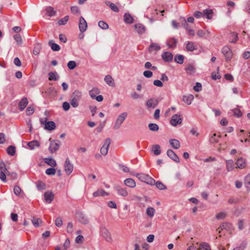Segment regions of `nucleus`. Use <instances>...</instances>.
<instances>
[{"mask_svg":"<svg viewBox=\"0 0 250 250\" xmlns=\"http://www.w3.org/2000/svg\"><path fill=\"white\" fill-rule=\"evenodd\" d=\"M136 177L140 181L150 185L155 184L154 180L145 173H136Z\"/></svg>","mask_w":250,"mask_h":250,"instance_id":"nucleus-1","label":"nucleus"},{"mask_svg":"<svg viewBox=\"0 0 250 250\" xmlns=\"http://www.w3.org/2000/svg\"><path fill=\"white\" fill-rule=\"evenodd\" d=\"M128 114L127 112H124L120 113L115 122L113 128L115 129H118L120 128L126 119Z\"/></svg>","mask_w":250,"mask_h":250,"instance_id":"nucleus-2","label":"nucleus"},{"mask_svg":"<svg viewBox=\"0 0 250 250\" xmlns=\"http://www.w3.org/2000/svg\"><path fill=\"white\" fill-rule=\"evenodd\" d=\"M46 118L44 120L40 119V123L42 125H44V128L47 130H53L56 128V125L54 122L47 121Z\"/></svg>","mask_w":250,"mask_h":250,"instance_id":"nucleus-3","label":"nucleus"},{"mask_svg":"<svg viewBox=\"0 0 250 250\" xmlns=\"http://www.w3.org/2000/svg\"><path fill=\"white\" fill-rule=\"evenodd\" d=\"M50 145L49 146V150L50 153H53L57 151L61 145V142L59 140H51V139H49Z\"/></svg>","mask_w":250,"mask_h":250,"instance_id":"nucleus-4","label":"nucleus"},{"mask_svg":"<svg viewBox=\"0 0 250 250\" xmlns=\"http://www.w3.org/2000/svg\"><path fill=\"white\" fill-rule=\"evenodd\" d=\"M222 53L225 57L226 61H229L232 59L233 53L232 50L228 46H225L223 47Z\"/></svg>","mask_w":250,"mask_h":250,"instance_id":"nucleus-5","label":"nucleus"},{"mask_svg":"<svg viewBox=\"0 0 250 250\" xmlns=\"http://www.w3.org/2000/svg\"><path fill=\"white\" fill-rule=\"evenodd\" d=\"M111 140L109 138H106L101 148V153L104 155L105 156L108 152L109 145L110 144Z\"/></svg>","mask_w":250,"mask_h":250,"instance_id":"nucleus-6","label":"nucleus"},{"mask_svg":"<svg viewBox=\"0 0 250 250\" xmlns=\"http://www.w3.org/2000/svg\"><path fill=\"white\" fill-rule=\"evenodd\" d=\"M183 119L179 114H175L171 117L170 124L172 125L176 126L182 124Z\"/></svg>","mask_w":250,"mask_h":250,"instance_id":"nucleus-7","label":"nucleus"},{"mask_svg":"<svg viewBox=\"0 0 250 250\" xmlns=\"http://www.w3.org/2000/svg\"><path fill=\"white\" fill-rule=\"evenodd\" d=\"M78 221L83 225L88 224L89 220L87 216L83 212H78L76 215Z\"/></svg>","mask_w":250,"mask_h":250,"instance_id":"nucleus-8","label":"nucleus"},{"mask_svg":"<svg viewBox=\"0 0 250 250\" xmlns=\"http://www.w3.org/2000/svg\"><path fill=\"white\" fill-rule=\"evenodd\" d=\"M79 28L81 33H83L87 29V22L83 17H81L79 19Z\"/></svg>","mask_w":250,"mask_h":250,"instance_id":"nucleus-9","label":"nucleus"},{"mask_svg":"<svg viewBox=\"0 0 250 250\" xmlns=\"http://www.w3.org/2000/svg\"><path fill=\"white\" fill-rule=\"evenodd\" d=\"M101 233L107 242H111L112 241L110 233L105 228L101 229Z\"/></svg>","mask_w":250,"mask_h":250,"instance_id":"nucleus-10","label":"nucleus"},{"mask_svg":"<svg viewBox=\"0 0 250 250\" xmlns=\"http://www.w3.org/2000/svg\"><path fill=\"white\" fill-rule=\"evenodd\" d=\"M64 168L65 172H72L74 170V165L68 158L66 159L64 162Z\"/></svg>","mask_w":250,"mask_h":250,"instance_id":"nucleus-11","label":"nucleus"},{"mask_svg":"<svg viewBox=\"0 0 250 250\" xmlns=\"http://www.w3.org/2000/svg\"><path fill=\"white\" fill-rule=\"evenodd\" d=\"M162 59L166 62H170L173 59V55L171 53L167 51L162 54Z\"/></svg>","mask_w":250,"mask_h":250,"instance_id":"nucleus-12","label":"nucleus"},{"mask_svg":"<svg viewBox=\"0 0 250 250\" xmlns=\"http://www.w3.org/2000/svg\"><path fill=\"white\" fill-rule=\"evenodd\" d=\"M158 104V101L157 99L151 98L148 100L146 103V105L148 108H154Z\"/></svg>","mask_w":250,"mask_h":250,"instance_id":"nucleus-13","label":"nucleus"},{"mask_svg":"<svg viewBox=\"0 0 250 250\" xmlns=\"http://www.w3.org/2000/svg\"><path fill=\"white\" fill-rule=\"evenodd\" d=\"M167 155L170 159L173 160L174 161L176 162H179V158L176 155V154L171 149H168L167 152Z\"/></svg>","mask_w":250,"mask_h":250,"instance_id":"nucleus-14","label":"nucleus"},{"mask_svg":"<svg viewBox=\"0 0 250 250\" xmlns=\"http://www.w3.org/2000/svg\"><path fill=\"white\" fill-rule=\"evenodd\" d=\"M186 72L188 75H193L196 72V68L193 64H188L185 68Z\"/></svg>","mask_w":250,"mask_h":250,"instance_id":"nucleus-15","label":"nucleus"},{"mask_svg":"<svg viewBox=\"0 0 250 250\" xmlns=\"http://www.w3.org/2000/svg\"><path fill=\"white\" fill-rule=\"evenodd\" d=\"M134 28L136 32L139 34H142L145 32L146 27L141 23H137L134 25Z\"/></svg>","mask_w":250,"mask_h":250,"instance_id":"nucleus-16","label":"nucleus"},{"mask_svg":"<svg viewBox=\"0 0 250 250\" xmlns=\"http://www.w3.org/2000/svg\"><path fill=\"white\" fill-rule=\"evenodd\" d=\"M124 21L126 24H131L134 22V18L128 13H125L124 15Z\"/></svg>","mask_w":250,"mask_h":250,"instance_id":"nucleus-17","label":"nucleus"},{"mask_svg":"<svg viewBox=\"0 0 250 250\" xmlns=\"http://www.w3.org/2000/svg\"><path fill=\"white\" fill-rule=\"evenodd\" d=\"M54 195L52 192L47 191L44 194L45 201L47 203H50L54 199Z\"/></svg>","mask_w":250,"mask_h":250,"instance_id":"nucleus-18","label":"nucleus"},{"mask_svg":"<svg viewBox=\"0 0 250 250\" xmlns=\"http://www.w3.org/2000/svg\"><path fill=\"white\" fill-rule=\"evenodd\" d=\"M109 193L102 189H99L97 191H95L93 193V196L94 197H97L98 196H108Z\"/></svg>","mask_w":250,"mask_h":250,"instance_id":"nucleus-19","label":"nucleus"},{"mask_svg":"<svg viewBox=\"0 0 250 250\" xmlns=\"http://www.w3.org/2000/svg\"><path fill=\"white\" fill-rule=\"evenodd\" d=\"M169 142L171 147L174 149H177L180 147V143L177 139H170Z\"/></svg>","mask_w":250,"mask_h":250,"instance_id":"nucleus-20","label":"nucleus"},{"mask_svg":"<svg viewBox=\"0 0 250 250\" xmlns=\"http://www.w3.org/2000/svg\"><path fill=\"white\" fill-rule=\"evenodd\" d=\"M194 99V97L191 94L184 95L183 97V101L187 104L189 105L191 104Z\"/></svg>","mask_w":250,"mask_h":250,"instance_id":"nucleus-21","label":"nucleus"},{"mask_svg":"<svg viewBox=\"0 0 250 250\" xmlns=\"http://www.w3.org/2000/svg\"><path fill=\"white\" fill-rule=\"evenodd\" d=\"M28 104V100L26 97L23 98L19 104V107L21 111L24 109Z\"/></svg>","mask_w":250,"mask_h":250,"instance_id":"nucleus-22","label":"nucleus"},{"mask_svg":"<svg viewBox=\"0 0 250 250\" xmlns=\"http://www.w3.org/2000/svg\"><path fill=\"white\" fill-rule=\"evenodd\" d=\"M124 183L125 186L129 188H134L136 187V183L133 179H126L125 180Z\"/></svg>","mask_w":250,"mask_h":250,"instance_id":"nucleus-23","label":"nucleus"},{"mask_svg":"<svg viewBox=\"0 0 250 250\" xmlns=\"http://www.w3.org/2000/svg\"><path fill=\"white\" fill-rule=\"evenodd\" d=\"M186 48L188 51H193L196 49L194 43L192 42H185Z\"/></svg>","mask_w":250,"mask_h":250,"instance_id":"nucleus-24","label":"nucleus"},{"mask_svg":"<svg viewBox=\"0 0 250 250\" xmlns=\"http://www.w3.org/2000/svg\"><path fill=\"white\" fill-rule=\"evenodd\" d=\"M27 145L30 149L33 150L40 146V143L38 141L34 140L28 142Z\"/></svg>","mask_w":250,"mask_h":250,"instance_id":"nucleus-25","label":"nucleus"},{"mask_svg":"<svg viewBox=\"0 0 250 250\" xmlns=\"http://www.w3.org/2000/svg\"><path fill=\"white\" fill-rule=\"evenodd\" d=\"M161 147L159 145H154L152 146L151 151L155 155H159L161 153Z\"/></svg>","mask_w":250,"mask_h":250,"instance_id":"nucleus-26","label":"nucleus"},{"mask_svg":"<svg viewBox=\"0 0 250 250\" xmlns=\"http://www.w3.org/2000/svg\"><path fill=\"white\" fill-rule=\"evenodd\" d=\"M197 250H211L209 244L206 242H202Z\"/></svg>","mask_w":250,"mask_h":250,"instance_id":"nucleus-27","label":"nucleus"},{"mask_svg":"<svg viewBox=\"0 0 250 250\" xmlns=\"http://www.w3.org/2000/svg\"><path fill=\"white\" fill-rule=\"evenodd\" d=\"M177 42V40L175 38H171L167 41V45L169 48H174L176 46Z\"/></svg>","mask_w":250,"mask_h":250,"instance_id":"nucleus-28","label":"nucleus"},{"mask_svg":"<svg viewBox=\"0 0 250 250\" xmlns=\"http://www.w3.org/2000/svg\"><path fill=\"white\" fill-rule=\"evenodd\" d=\"M104 80L106 83L109 86H113L114 85L113 79L110 75L105 76Z\"/></svg>","mask_w":250,"mask_h":250,"instance_id":"nucleus-29","label":"nucleus"},{"mask_svg":"<svg viewBox=\"0 0 250 250\" xmlns=\"http://www.w3.org/2000/svg\"><path fill=\"white\" fill-rule=\"evenodd\" d=\"M236 165L239 168H243L246 166L245 160L242 158L238 159L236 162Z\"/></svg>","mask_w":250,"mask_h":250,"instance_id":"nucleus-30","label":"nucleus"},{"mask_svg":"<svg viewBox=\"0 0 250 250\" xmlns=\"http://www.w3.org/2000/svg\"><path fill=\"white\" fill-rule=\"evenodd\" d=\"M100 93V90L98 88H93L92 90L89 91V95L93 99H95L96 95Z\"/></svg>","mask_w":250,"mask_h":250,"instance_id":"nucleus-31","label":"nucleus"},{"mask_svg":"<svg viewBox=\"0 0 250 250\" xmlns=\"http://www.w3.org/2000/svg\"><path fill=\"white\" fill-rule=\"evenodd\" d=\"M160 46L156 43H151L149 47V51H158L160 50Z\"/></svg>","mask_w":250,"mask_h":250,"instance_id":"nucleus-32","label":"nucleus"},{"mask_svg":"<svg viewBox=\"0 0 250 250\" xmlns=\"http://www.w3.org/2000/svg\"><path fill=\"white\" fill-rule=\"evenodd\" d=\"M48 76V79L50 81H57L59 78V76L56 72H49Z\"/></svg>","mask_w":250,"mask_h":250,"instance_id":"nucleus-33","label":"nucleus"},{"mask_svg":"<svg viewBox=\"0 0 250 250\" xmlns=\"http://www.w3.org/2000/svg\"><path fill=\"white\" fill-rule=\"evenodd\" d=\"M32 222L34 226L37 228L39 227L40 224L42 223V220L41 218L33 217L32 220Z\"/></svg>","mask_w":250,"mask_h":250,"instance_id":"nucleus-34","label":"nucleus"},{"mask_svg":"<svg viewBox=\"0 0 250 250\" xmlns=\"http://www.w3.org/2000/svg\"><path fill=\"white\" fill-rule=\"evenodd\" d=\"M49 44L50 45L52 50L54 51H58L61 49L60 46L58 44L54 43L52 41L49 42Z\"/></svg>","mask_w":250,"mask_h":250,"instance_id":"nucleus-35","label":"nucleus"},{"mask_svg":"<svg viewBox=\"0 0 250 250\" xmlns=\"http://www.w3.org/2000/svg\"><path fill=\"white\" fill-rule=\"evenodd\" d=\"M220 136L217 135L216 133H214L209 138V142L210 143L214 144L218 142Z\"/></svg>","mask_w":250,"mask_h":250,"instance_id":"nucleus-36","label":"nucleus"},{"mask_svg":"<svg viewBox=\"0 0 250 250\" xmlns=\"http://www.w3.org/2000/svg\"><path fill=\"white\" fill-rule=\"evenodd\" d=\"M46 14L49 17H52L55 15L56 12L54 10L53 7L51 6L47 7L46 8Z\"/></svg>","mask_w":250,"mask_h":250,"instance_id":"nucleus-37","label":"nucleus"},{"mask_svg":"<svg viewBox=\"0 0 250 250\" xmlns=\"http://www.w3.org/2000/svg\"><path fill=\"white\" fill-rule=\"evenodd\" d=\"M44 162L48 164V165H49L52 167H54L56 166V162L55 160L52 158H45L44 159Z\"/></svg>","mask_w":250,"mask_h":250,"instance_id":"nucleus-38","label":"nucleus"},{"mask_svg":"<svg viewBox=\"0 0 250 250\" xmlns=\"http://www.w3.org/2000/svg\"><path fill=\"white\" fill-rule=\"evenodd\" d=\"M155 212V209L152 207H148L146 210V214L150 218H152L154 216Z\"/></svg>","mask_w":250,"mask_h":250,"instance_id":"nucleus-39","label":"nucleus"},{"mask_svg":"<svg viewBox=\"0 0 250 250\" xmlns=\"http://www.w3.org/2000/svg\"><path fill=\"white\" fill-rule=\"evenodd\" d=\"M117 190L118 193L123 196L126 197L128 195V192L126 188H118Z\"/></svg>","mask_w":250,"mask_h":250,"instance_id":"nucleus-40","label":"nucleus"},{"mask_svg":"<svg viewBox=\"0 0 250 250\" xmlns=\"http://www.w3.org/2000/svg\"><path fill=\"white\" fill-rule=\"evenodd\" d=\"M106 4L110 7L111 9L115 12H119V8L117 7V6L114 4L113 3H112L110 1H106L105 2Z\"/></svg>","mask_w":250,"mask_h":250,"instance_id":"nucleus-41","label":"nucleus"},{"mask_svg":"<svg viewBox=\"0 0 250 250\" xmlns=\"http://www.w3.org/2000/svg\"><path fill=\"white\" fill-rule=\"evenodd\" d=\"M82 96V93L79 91H75L72 95V98L79 101Z\"/></svg>","mask_w":250,"mask_h":250,"instance_id":"nucleus-42","label":"nucleus"},{"mask_svg":"<svg viewBox=\"0 0 250 250\" xmlns=\"http://www.w3.org/2000/svg\"><path fill=\"white\" fill-rule=\"evenodd\" d=\"M6 151L9 155L14 156L16 152V148L13 146H10L7 148Z\"/></svg>","mask_w":250,"mask_h":250,"instance_id":"nucleus-43","label":"nucleus"},{"mask_svg":"<svg viewBox=\"0 0 250 250\" xmlns=\"http://www.w3.org/2000/svg\"><path fill=\"white\" fill-rule=\"evenodd\" d=\"M184 59V57L182 55H177L174 58L175 61L179 64H182L183 63Z\"/></svg>","mask_w":250,"mask_h":250,"instance_id":"nucleus-44","label":"nucleus"},{"mask_svg":"<svg viewBox=\"0 0 250 250\" xmlns=\"http://www.w3.org/2000/svg\"><path fill=\"white\" fill-rule=\"evenodd\" d=\"M8 180H14L17 178V173H6Z\"/></svg>","mask_w":250,"mask_h":250,"instance_id":"nucleus-45","label":"nucleus"},{"mask_svg":"<svg viewBox=\"0 0 250 250\" xmlns=\"http://www.w3.org/2000/svg\"><path fill=\"white\" fill-rule=\"evenodd\" d=\"M66 230L68 233H69L70 234H71L73 233L74 230H73V225L72 222H69L67 224Z\"/></svg>","mask_w":250,"mask_h":250,"instance_id":"nucleus-46","label":"nucleus"},{"mask_svg":"<svg viewBox=\"0 0 250 250\" xmlns=\"http://www.w3.org/2000/svg\"><path fill=\"white\" fill-rule=\"evenodd\" d=\"M204 16L206 15L208 19H211L212 17V11L210 9H206L204 11Z\"/></svg>","mask_w":250,"mask_h":250,"instance_id":"nucleus-47","label":"nucleus"},{"mask_svg":"<svg viewBox=\"0 0 250 250\" xmlns=\"http://www.w3.org/2000/svg\"><path fill=\"white\" fill-rule=\"evenodd\" d=\"M98 25L100 28L104 30L107 29L109 27L108 24L104 21H100L98 22Z\"/></svg>","mask_w":250,"mask_h":250,"instance_id":"nucleus-48","label":"nucleus"},{"mask_svg":"<svg viewBox=\"0 0 250 250\" xmlns=\"http://www.w3.org/2000/svg\"><path fill=\"white\" fill-rule=\"evenodd\" d=\"M149 129L153 131H156L159 129L158 125L156 124L151 123L148 125Z\"/></svg>","mask_w":250,"mask_h":250,"instance_id":"nucleus-49","label":"nucleus"},{"mask_svg":"<svg viewBox=\"0 0 250 250\" xmlns=\"http://www.w3.org/2000/svg\"><path fill=\"white\" fill-rule=\"evenodd\" d=\"M184 27L188 31V34L192 36H194L195 35L194 31L193 29L188 28L187 21H185Z\"/></svg>","mask_w":250,"mask_h":250,"instance_id":"nucleus-50","label":"nucleus"},{"mask_svg":"<svg viewBox=\"0 0 250 250\" xmlns=\"http://www.w3.org/2000/svg\"><path fill=\"white\" fill-rule=\"evenodd\" d=\"M230 38H232V39H231L229 41L230 42H236L238 40L237 34L235 33H231L230 35Z\"/></svg>","mask_w":250,"mask_h":250,"instance_id":"nucleus-51","label":"nucleus"},{"mask_svg":"<svg viewBox=\"0 0 250 250\" xmlns=\"http://www.w3.org/2000/svg\"><path fill=\"white\" fill-rule=\"evenodd\" d=\"M130 96L131 98L134 100H137L138 99H141L142 97V95L137 93L136 92H132L130 94Z\"/></svg>","mask_w":250,"mask_h":250,"instance_id":"nucleus-52","label":"nucleus"},{"mask_svg":"<svg viewBox=\"0 0 250 250\" xmlns=\"http://www.w3.org/2000/svg\"><path fill=\"white\" fill-rule=\"evenodd\" d=\"M41 49V46L40 44H38L35 46L33 49V54L35 55H38L40 53V52Z\"/></svg>","mask_w":250,"mask_h":250,"instance_id":"nucleus-53","label":"nucleus"},{"mask_svg":"<svg viewBox=\"0 0 250 250\" xmlns=\"http://www.w3.org/2000/svg\"><path fill=\"white\" fill-rule=\"evenodd\" d=\"M233 167V161L232 160H228L227 161V168L228 171L232 170Z\"/></svg>","mask_w":250,"mask_h":250,"instance_id":"nucleus-54","label":"nucleus"},{"mask_svg":"<svg viewBox=\"0 0 250 250\" xmlns=\"http://www.w3.org/2000/svg\"><path fill=\"white\" fill-rule=\"evenodd\" d=\"M245 184L247 188L250 190V174H249L245 178Z\"/></svg>","mask_w":250,"mask_h":250,"instance_id":"nucleus-55","label":"nucleus"},{"mask_svg":"<svg viewBox=\"0 0 250 250\" xmlns=\"http://www.w3.org/2000/svg\"><path fill=\"white\" fill-rule=\"evenodd\" d=\"M69 19V17L68 16H65L63 18H62L59 20L58 24L59 25H64L65 24Z\"/></svg>","mask_w":250,"mask_h":250,"instance_id":"nucleus-56","label":"nucleus"},{"mask_svg":"<svg viewBox=\"0 0 250 250\" xmlns=\"http://www.w3.org/2000/svg\"><path fill=\"white\" fill-rule=\"evenodd\" d=\"M227 216V214L225 212H221L216 215V218L218 220L224 219Z\"/></svg>","mask_w":250,"mask_h":250,"instance_id":"nucleus-57","label":"nucleus"},{"mask_svg":"<svg viewBox=\"0 0 250 250\" xmlns=\"http://www.w3.org/2000/svg\"><path fill=\"white\" fill-rule=\"evenodd\" d=\"M36 186L38 189L39 190H43L45 188V185L44 183L42 182L41 181L37 182L36 184Z\"/></svg>","mask_w":250,"mask_h":250,"instance_id":"nucleus-58","label":"nucleus"},{"mask_svg":"<svg viewBox=\"0 0 250 250\" xmlns=\"http://www.w3.org/2000/svg\"><path fill=\"white\" fill-rule=\"evenodd\" d=\"M154 184H155L156 187L160 190H163L166 188V187L160 182L158 181L156 183L155 182Z\"/></svg>","mask_w":250,"mask_h":250,"instance_id":"nucleus-59","label":"nucleus"},{"mask_svg":"<svg viewBox=\"0 0 250 250\" xmlns=\"http://www.w3.org/2000/svg\"><path fill=\"white\" fill-rule=\"evenodd\" d=\"M67 66L70 69H73L76 66V63L75 61H70L67 63Z\"/></svg>","mask_w":250,"mask_h":250,"instance_id":"nucleus-60","label":"nucleus"},{"mask_svg":"<svg viewBox=\"0 0 250 250\" xmlns=\"http://www.w3.org/2000/svg\"><path fill=\"white\" fill-rule=\"evenodd\" d=\"M35 111L34 108L32 106H29L26 110V115L30 116L33 114Z\"/></svg>","mask_w":250,"mask_h":250,"instance_id":"nucleus-61","label":"nucleus"},{"mask_svg":"<svg viewBox=\"0 0 250 250\" xmlns=\"http://www.w3.org/2000/svg\"><path fill=\"white\" fill-rule=\"evenodd\" d=\"M232 227V225L229 223H223L221 226L220 228L222 230L223 229H230Z\"/></svg>","mask_w":250,"mask_h":250,"instance_id":"nucleus-62","label":"nucleus"},{"mask_svg":"<svg viewBox=\"0 0 250 250\" xmlns=\"http://www.w3.org/2000/svg\"><path fill=\"white\" fill-rule=\"evenodd\" d=\"M14 38L18 44H21V43L22 39L21 36L20 35L16 34L14 35Z\"/></svg>","mask_w":250,"mask_h":250,"instance_id":"nucleus-63","label":"nucleus"},{"mask_svg":"<svg viewBox=\"0 0 250 250\" xmlns=\"http://www.w3.org/2000/svg\"><path fill=\"white\" fill-rule=\"evenodd\" d=\"M232 112L233 115L237 117H240L242 116V113L238 109H234L232 110Z\"/></svg>","mask_w":250,"mask_h":250,"instance_id":"nucleus-64","label":"nucleus"}]
</instances>
